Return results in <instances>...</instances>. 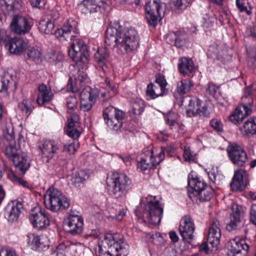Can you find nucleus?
<instances>
[{
	"instance_id": "f257e3e1",
	"label": "nucleus",
	"mask_w": 256,
	"mask_h": 256,
	"mask_svg": "<svg viewBox=\"0 0 256 256\" xmlns=\"http://www.w3.org/2000/svg\"><path fill=\"white\" fill-rule=\"evenodd\" d=\"M140 38L137 31L132 28H124L114 23L106 29L105 43L117 48L121 54L130 52L139 46Z\"/></svg>"
},
{
	"instance_id": "f03ea898",
	"label": "nucleus",
	"mask_w": 256,
	"mask_h": 256,
	"mask_svg": "<svg viewBox=\"0 0 256 256\" xmlns=\"http://www.w3.org/2000/svg\"><path fill=\"white\" fill-rule=\"evenodd\" d=\"M106 184L109 194L114 198L120 199L126 196L131 181L126 174L114 172L108 176Z\"/></svg>"
},
{
	"instance_id": "7ed1b4c3",
	"label": "nucleus",
	"mask_w": 256,
	"mask_h": 256,
	"mask_svg": "<svg viewBox=\"0 0 256 256\" xmlns=\"http://www.w3.org/2000/svg\"><path fill=\"white\" fill-rule=\"evenodd\" d=\"M256 90L252 85L248 86L242 97V104L238 106L230 116V120L234 124H238L252 113L254 96Z\"/></svg>"
},
{
	"instance_id": "20e7f679",
	"label": "nucleus",
	"mask_w": 256,
	"mask_h": 256,
	"mask_svg": "<svg viewBox=\"0 0 256 256\" xmlns=\"http://www.w3.org/2000/svg\"><path fill=\"white\" fill-rule=\"evenodd\" d=\"M44 204L46 208L52 212L62 210L70 205L68 200L58 190L50 188L44 195Z\"/></svg>"
},
{
	"instance_id": "39448f33",
	"label": "nucleus",
	"mask_w": 256,
	"mask_h": 256,
	"mask_svg": "<svg viewBox=\"0 0 256 256\" xmlns=\"http://www.w3.org/2000/svg\"><path fill=\"white\" fill-rule=\"evenodd\" d=\"M155 197L149 196L147 198V202L144 208V216L149 222L153 224H160L163 214V208L158 200L152 201Z\"/></svg>"
},
{
	"instance_id": "423d86ee",
	"label": "nucleus",
	"mask_w": 256,
	"mask_h": 256,
	"mask_svg": "<svg viewBox=\"0 0 256 256\" xmlns=\"http://www.w3.org/2000/svg\"><path fill=\"white\" fill-rule=\"evenodd\" d=\"M68 55L76 62L86 63L90 58V51L87 45L83 40H75L70 44Z\"/></svg>"
},
{
	"instance_id": "0eeeda50",
	"label": "nucleus",
	"mask_w": 256,
	"mask_h": 256,
	"mask_svg": "<svg viewBox=\"0 0 256 256\" xmlns=\"http://www.w3.org/2000/svg\"><path fill=\"white\" fill-rule=\"evenodd\" d=\"M221 232L220 228V224L218 220H213L210 225L208 234L206 242L202 243L200 246V250L207 252L208 250V244H210L214 250H217L220 243Z\"/></svg>"
},
{
	"instance_id": "6e6552de",
	"label": "nucleus",
	"mask_w": 256,
	"mask_h": 256,
	"mask_svg": "<svg viewBox=\"0 0 256 256\" xmlns=\"http://www.w3.org/2000/svg\"><path fill=\"white\" fill-rule=\"evenodd\" d=\"M167 82L164 76L158 74L156 77L155 84H149L146 88V96L148 100L154 99L168 93L166 88Z\"/></svg>"
},
{
	"instance_id": "1a4fd4ad",
	"label": "nucleus",
	"mask_w": 256,
	"mask_h": 256,
	"mask_svg": "<svg viewBox=\"0 0 256 256\" xmlns=\"http://www.w3.org/2000/svg\"><path fill=\"white\" fill-rule=\"evenodd\" d=\"M232 210L230 221L226 224V229L230 232H236L244 226L243 212L242 207L234 204L232 206Z\"/></svg>"
},
{
	"instance_id": "9d476101",
	"label": "nucleus",
	"mask_w": 256,
	"mask_h": 256,
	"mask_svg": "<svg viewBox=\"0 0 256 256\" xmlns=\"http://www.w3.org/2000/svg\"><path fill=\"white\" fill-rule=\"evenodd\" d=\"M29 219L34 228L42 230L50 224L48 213L40 206H36L30 210Z\"/></svg>"
},
{
	"instance_id": "9b49d317",
	"label": "nucleus",
	"mask_w": 256,
	"mask_h": 256,
	"mask_svg": "<svg viewBox=\"0 0 256 256\" xmlns=\"http://www.w3.org/2000/svg\"><path fill=\"white\" fill-rule=\"evenodd\" d=\"M227 150L230 160L235 166H242L248 161L246 152L240 146L232 144Z\"/></svg>"
},
{
	"instance_id": "f8f14e48",
	"label": "nucleus",
	"mask_w": 256,
	"mask_h": 256,
	"mask_svg": "<svg viewBox=\"0 0 256 256\" xmlns=\"http://www.w3.org/2000/svg\"><path fill=\"white\" fill-rule=\"evenodd\" d=\"M39 148L43 155L48 159L58 157V154L62 148V144L60 141L44 140L39 144Z\"/></svg>"
},
{
	"instance_id": "ddd939ff",
	"label": "nucleus",
	"mask_w": 256,
	"mask_h": 256,
	"mask_svg": "<svg viewBox=\"0 0 256 256\" xmlns=\"http://www.w3.org/2000/svg\"><path fill=\"white\" fill-rule=\"evenodd\" d=\"M178 230L183 240L190 244L194 238V225L188 215L184 216L180 222Z\"/></svg>"
},
{
	"instance_id": "4468645a",
	"label": "nucleus",
	"mask_w": 256,
	"mask_h": 256,
	"mask_svg": "<svg viewBox=\"0 0 256 256\" xmlns=\"http://www.w3.org/2000/svg\"><path fill=\"white\" fill-rule=\"evenodd\" d=\"M12 30L18 34H24L31 30L32 25L28 20L20 15H14L10 22Z\"/></svg>"
},
{
	"instance_id": "2eb2a0df",
	"label": "nucleus",
	"mask_w": 256,
	"mask_h": 256,
	"mask_svg": "<svg viewBox=\"0 0 256 256\" xmlns=\"http://www.w3.org/2000/svg\"><path fill=\"white\" fill-rule=\"evenodd\" d=\"M98 96L96 90L88 87L80 94V109L84 112L89 111L94 103Z\"/></svg>"
},
{
	"instance_id": "dca6fc26",
	"label": "nucleus",
	"mask_w": 256,
	"mask_h": 256,
	"mask_svg": "<svg viewBox=\"0 0 256 256\" xmlns=\"http://www.w3.org/2000/svg\"><path fill=\"white\" fill-rule=\"evenodd\" d=\"M83 226V220L82 217L66 218L64 220V230L72 236L80 234L82 232Z\"/></svg>"
},
{
	"instance_id": "f3484780",
	"label": "nucleus",
	"mask_w": 256,
	"mask_h": 256,
	"mask_svg": "<svg viewBox=\"0 0 256 256\" xmlns=\"http://www.w3.org/2000/svg\"><path fill=\"white\" fill-rule=\"evenodd\" d=\"M5 48L10 53L20 55L28 48L27 42L20 36L9 38L5 44Z\"/></svg>"
},
{
	"instance_id": "a211bd4d",
	"label": "nucleus",
	"mask_w": 256,
	"mask_h": 256,
	"mask_svg": "<svg viewBox=\"0 0 256 256\" xmlns=\"http://www.w3.org/2000/svg\"><path fill=\"white\" fill-rule=\"evenodd\" d=\"M248 183V174L244 170L239 169L234 171V176L230 184L232 191L242 190Z\"/></svg>"
},
{
	"instance_id": "6ab92c4d",
	"label": "nucleus",
	"mask_w": 256,
	"mask_h": 256,
	"mask_svg": "<svg viewBox=\"0 0 256 256\" xmlns=\"http://www.w3.org/2000/svg\"><path fill=\"white\" fill-rule=\"evenodd\" d=\"M228 256H240L242 250L246 252L249 248V246L246 244L244 240L235 238L230 240L228 242Z\"/></svg>"
},
{
	"instance_id": "aec40b11",
	"label": "nucleus",
	"mask_w": 256,
	"mask_h": 256,
	"mask_svg": "<svg viewBox=\"0 0 256 256\" xmlns=\"http://www.w3.org/2000/svg\"><path fill=\"white\" fill-rule=\"evenodd\" d=\"M72 24L70 21L64 24L62 27L58 28L54 32V34L58 38H64L66 40L72 38L76 36L78 33V30L74 26V22H72Z\"/></svg>"
},
{
	"instance_id": "412c9836",
	"label": "nucleus",
	"mask_w": 256,
	"mask_h": 256,
	"mask_svg": "<svg viewBox=\"0 0 256 256\" xmlns=\"http://www.w3.org/2000/svg\"><path fill=\"white\" fill-rule=\"evenodd\" d=\"M164 150L160 152L156 158H154L152 155V151L151 150L150 157L142 158L138 163V168L142 170H146L152 168L154 166L158 164L164 159Z\"/></svg>"
},
{
	"instance_id": "4be33fe9",
	"label": "nucleus",
	"mask_w": 256,
	"mask_h": 256,
	"mask_svg": "<svg viewBox=\"0 0 256 256\" xmlns=\"http://www.w3.org/2000/svg\"><path fill=\"white\" fill-rule=\"evenodd\" d=\"M23 208L22 202L16 201L12 204H9L6 207V211L5 213V218L10 222L16 221Z\"/></svg>"
},
{
	"instance_id": "5701e85b",
	"label": "nucleus",
	"mask_w": 256,
	"mask_h": 256,
	"mask_svg": "<svg viewBox=\"0 0 256 256\" xmlns=\"http://www.w3.org/2000/svg\"><path fill=\"white\" fill-rule=\"evenodd\" d=\"M4 147L3 152L5 156L10 160L17 156V150L15 146L16 142L13 134H8L4 140Z\"/></svg>"
},
{
	"instance_id": "b1692460",
	"label": "nucleus",
	"mask_w": 256,
	"mask_h": 256,
	"mask_svg": "<svg viewBox=\"0 0 256 256\" xmlns=\"http://www.w3.org/2000/svg\"><path fill=\"white\" fill-rule=\"evenodd\" d=\"M214 192V189L210 186L198 192H192L189 194V197L193 202H196L209 201L212 198Z\"/></svg>"
},
{
	"instance_id": "393cba45",
	"label": "nucleus",
	"mask_w": 256,
	"mask_h": 256,
	"mask_svg": "<svg viewBox=\"0 0 256 256\" xmlns=\"http://www.w3.org/2000/svg\"><path fill=\"white\" fill-rule=\"evenodd\" d=\"M16 170L24 174L30 166V162L28 156L24 154H18L12 160Z\"/></svg>"
},
{
	"instance_id": "a878e982",
	"label": "nucleus",
	"mask_w": 256,
	"mask_h": 256,
	"mask_svg": "<svg viewBox=\"0 0 256 256\" xmlns=\"http://www.w3.org/2000/svg\"><path fill=\"white\" fill-rule=\"evenodd\" d=\"M165 4L160 1L154 0L152 2H149L145 6L146 14H156L162 19L164 14Z\"/></svg>"
},
{
	"instance_id": "bb28decb",
	"label": "nucleus",
	"mask_w": 256,
	"mask_h": 256,
	"mask_svg": "<svg viewBox=\"0 0 256 256\" xmlns=\"http://www.w3.org/2000/svg\"><path fill=\"white\" fill-rule=\"evenodd\" d=\"M38 90L39 93L36 101L39 105L49 102L53 98L54 94L50 86L42 84L38 86Z\"/></svg>"
},
{
	"instance_id": "cd10ccee",
	"label": "nucleus",
	"mask_w": 256,
	"mask_h": 256,
	"mask_svg": "<svg viewBox=\"0 0 256 256\" xmlns=\"http://www.w3.org/2000/svg\"><path fill=\"white\" fill-rule=\"evenodd\" d=\"M94 57L98 66L106 73L108 70L106 62L110 58L108 50L106 48H103L98 49L94 54Z\"/></svg>"
},
{
	"instance_id": "c85d7f7f",
	"label": "nucleus",
	"mask_w": 256,
	"mask_h": 256,
	"mask_svg": "<svg viewBox=\"0 0 256 256\" xmlns=\"http://www.w3.org/2000/svg\"><path fill=\"white\" fill-rule=\"evenodd\" d=\"M178 68L180 74L184 76H190L195 70L192 60L186 57L180 58L178 60Z\"/></svg>"
},
{
	"instance_id": "c756f323",
	"label": "nucleus",
	"mask_w": 256,
	"mask_h": 256,
	"mask_svg": "<svg viewBox=\"0 0 256 256\" xmlns=\"http://www.w3.org/2000/svg\"><path fill=\"white\" fill-rule=\"evenodd\" d=\"M188 187L192 190V192H198L208 186L202 178L192 173L188 176Z\"/></svg>"
},
{
	"instance_id": "7c9ffc66",
	"label": "nucleus",
	"mask_w": 256,
	"mask_h": 256,
	"mask_svg": "<svg viewBox=\"0 0 256 256\" xmlns=\"http://www.w3.org/2000/svg\"><path fill=\"white\" fill-rule=\"evenodd\" d=\"M78 120V116L76 114H74L72 117L68 119L66 133L74 139L78 138L80 136V132L76 128Z\"/></svg>"
},
{
	"instance_id": "2f4dec72",
	"label": "nucleus",
	"mask_w": 256,
	"mask_h": 256,
	"mask_svg": "<svg viewBox=\"0 0 256 256\" xmlns=\"http://www.w3.org/2000/svg\"><path fill=\"white\" fill-rule=\"evenodd\" d=\"M124 117V113L112 106L106 108L103 111V118L104 120L112 118L123 120Z\"/></svg>"
},
{
	"instance_id": "473e14b6",
	"label": "nucleus",
	"mask_w": 256,
	"mask_h": 256,
	"mask_svg": "<svg viewBox=\"0 0 256 256\" xmlns=\"http://www.w3.org/2000/svg\"><path fill=\"white\" fill-rule=\"evenodd\" d=\"M167 41L172 45L177 48H182L185 43V36L180 32H176L168 34Z\"/></svg>"
},
{
	"instance_id": "72a5a7b5",
	"label": "nucleus",
	"mask_w": 256,
	"mask_h": 256,
	"mask_svg": "<svg viewBox=\"0 0 256 256\" xmlns=\"http://www.w3.org/2000/svg\"><path fill=\"white\" fill-rule=\"evenodd\" d=\"M100 2H102V0H83L82 4V12L86 14L96 12Z\"/></svg>"
},
{
	"instance_id": "f704fd0d",
	"label": "nucleus",
	"mask_w": 256,
	"mask_h": 256,
	"mask_svg": "<svg viewBox=\"0 0 256 256\" xmlns=\"http://www.w3.org/2000/svg\"><path fill=\"white\" fill-rule=\"evenodd\" d=\"M193 85L190 80L183 79L177 83V92L180 94H184L190 90Z\"/></svg>"
},
{
	"instance_id": "c9c22d12",
	"label": "nucleus",
	"mask_w": 256,
	"mask_h": 256,
	"mask_svg": "<svg viewBox=\"0 0 256 256\" xmlns=\"http://www.w3.org/2000/svg\"><path fill=\"white\" fill-rule=\"evenodd\" d=\"M54 27V22L49 20H42L38 24V28L40 32L46 34H53Z\"/></svg>"
},
{
	"instance_id": "e433bc0d",
	"label": "nucleus",
	"mask_w": 256,
	"mask_h": 256,
	"mask_svg": "<svg viewBox=\"0 0 256 256\" xmlns=\"http://www.w3.org/2000/svg\"><path fill=\"white\" fill-rule=\"evenodd\" d=\"M243 128L246 134H256V118H250L244 124Z\"/></svg>"
},
{
	"instance_id": "4c0bfd02",
	"label": "nucleus",
	"mask_w": 256,
	"mask_h": 256,
	"mask_svg": "<svg viewBox=\"0 0 256 256\" xmlns=\"http://www.w3.org/2000/svg\"><path fill=\"white\" fill-rule=\"evenodd\" d=\"M202 101L197 98H191L188 100V108L186 110V114L188 116H194L195 113V105L196 107H199Z\"/></svg>"
},
{
	"instance_id": "58836bf2",
	"label": "nucleus",
	"mask_w": 256,
	"mask_h": 256,
	"mask_svg": "<svg viewBox=\"0 0 256 256\" xmlns=\"http://www.w3.org/2000/svg\"><path fill=\"white\" fill-rule=\"evenodd\" d=\"M133 112L136 115H140L144 110L145 104L140 98H136L132 101Z\"/></svg>"
},
{
	"instance_id": "ea45409f",
	"label": "nucleus",
	"mask_w": 256,
	"mask_h": 256,
	"mask_svg": "<svg viewBox=\"0 0 256 256\" xmlns=\"http://www.w3.org/2000/svg\"><path fill=\"white\" fill-rule=\"evenodd\" d=\"M82 74V78H80V76H78V78H74V80L72 78L69 79V81L68 84V88L73 93L76 92L78 90L79 88L78 86L76 83L78 82H82L84 79H86L87 77L86 74L84 73H80V75Z\"/></svg>"
},
{
	"instance_id": "a19ab883",
	"label": "nucleus",
	"mask_w": 256,
	"mask_h": 256,
	"mask_svg": "<svg viewBox=\"0 0 256 256\" xmlns=\"http://www.w3.org/2000/svg\"><path fill=\"white\" fill-rule=\"evenodd\" d=\"M113 247L117 252L116 256H127L128 254V246L122 242L120 243L118 242L114 241Z\"/></svg>"
},
{
	"instance_id": "79ce46f5",
	"label": "nucleus",
	"mask_w": 256,
	"mask_h": 256,
	"mask_svg": "<svg viewBox=\"0 0 256 256\" xmlns=\"http://www.w3.org/2000/svg\"><path fill=\"white\" fill-rule=\"evenodd\" d=\"M211 108L206 104L202 105V103L200 106L197 107L195 110L194 116H200L203 117H209L210 114L211 113Z\"/></svg>"
},
{
	"instance_id": "37998d69",
	"label": "nucleus",
	"mask_w": 256,
	"mask_h": 256,
	"mask_svg": "<svg viewBox=\"0 0 256 256\" xmlns=\"http://www.w3.org/2000/svg\"><path fill=\"white\" fill-rule=\"evenodd\" d=\"M28 244L32 246V248H37L38 246H40V241L44 240V238H40L38 236L34 234H30L27 236Z\"/></svg>"
},
{
	"instance_id": "c03bdc74",
	"label": "nucleus",
	"mask_w": 256,
	"mask_h": 256,
	"mask_svg": "<svg viewBox=\"0 0 256 256\" xmlns=\"http://www.w3.org/2000/svg\"><path fill=\"white\" fill-rule=\"evenodd\" d=\"M14 0H2L1 10L5 15H9L14 8Z\"/></svg>"
},
{
	"instance_id": "a18cd8bd",
	"label": "nucleus",
	"mask_w": 256,
	"mask_h": 256,
	"mask_svg": "<svg viewBox=\"0 0 256 256\" xmlns=\"http://www.w3.org/2000/svg\"><path fill=\"white\" fill-rule=\"evenodd\" d=\"M27 56L28 59L38 62L41 58V53L38 48L34 47L30 48L27 50Z\"/></svg>"
},
{
	"instance_id": "49530a36",
	"label": "nucleus",
	"mask_w": 256,
	"mask_h": 256,
	"mask_svg": "<svg viewBox=\"0 0 256 256\" xmlns=\"http://www.w3.org/2000/svg\"><path fill=\"white\" fill-rule=\"evenodd\" d=\"M104 120L108 126L110 128L115 131H118L120 130L122 125L123 120L110 118Z\"/></svg>"
},
{
	"instance_id": "de8ad7c7",
	"label": "nucleus",
	"mask_w": 256,
	"mask_h": 256,
	"mask_svg": "<svg viewBox=\"0 0 256 256\" xmlns=\"http://www.w3.org/2000/svg\"><path fill=\"white\" fill-rule=\"evenodd\" d=\"M79 147L78 144L71 143L68 144H62V148L60 151L62 152H67L70 154H74L77 150L78 148Z\"/></svg>"
},
{
	"instance_id": "09e8293b",
	"label": "nucleus",
	"mask_w": 256,
	"mask_h": 256,
	"mask_svg": "<svg viewBox=\"0 0 256 256\" xmlns=\"http://www.w3.org/2000/svg\"><path fill=\"white\" fill-rule=\"evenodd\" d=\"M77 103L78 100L74 96H70L66 98V104L68 112L71 113L72 110H74L76 108Z\"/></svg>"
},
{
	"instance_id": "8fccbe9b",
	"label": "nucleus",
	"mask_w": 256,
	"mask_h": 256,
	"mask_svg": "<svg viewBox=\"0 0 256 256\" xmlns=\"http://www.w3.org/2000/svg\"><path fill=\"white\" fill-rule=\"evenodd\" d=\"M88 178L89 174L86 170H80L76 174L74 182L76 183H82Z\"/></svg>"
},
{
	"instance_id": "3c124183",
	"label": "nucleus",
	"mask_w": 256,
	"mask_h": 256,
	"mask_svg": "<svg viewBox=\"0 0 256 256\" xmlns=\"http://www.w3.org/2000/svg\"><path fill=\"white\" fill-rule=\"evenodd\" d=\"M247 0H236V5L240 12H245L250 16L252 14V11L247 8Z\"/></svg>"
},
{
	"instance_id": "603ef678",
	"label": "nucleus",
	"mask_w": 256,
	"mask_h": 256,
	"mask_svg": "<svg viewBox=\"0 0 256 256\" xmlns=\"http://www.w3.org/2000/svg\"><path fill=\"white\" fill-rule=\"evenodd\" d=\"M193 0H176L174 2V6L178 9L184 10L188 7Z\"/></svg>"
},
{
	"instance_id": "864d4df0",
	"label": "nucleus",
	"mask_w": 256,
	"mask_h": 256,
	"mask_svg": "<svg viewBox=\"0 0 256 256\" xmlns=\"http://www.w3.org/2000/svg\"><path fill=\"white\" fill-rule=\"evenodd\" d=\"M146 18L148 24L152 27H155L158 24V21L160 20L159 16L156 14H146Z\"/></svg>"
},
{
	"instance_id": "5fc2aeb1",
	"label": "nucleus",
	"mask_w": 256,
	"mask_h": 256,
	"mask_svg": "<svg viewBox=\"0 0 256 256\" xmlns=\"http://www.w3.org/2000/svg\"><path fill=\"white\" fill-rule=\"evenodd\" d=\"M19 108L28 116L30 114L32 111L30 106L28 104L26 100H23L21 104H19Z\"/></svg>"
},
{
	"instance_id": "6e6d98bb",
	"label": "nucleus",
	"mask_w": 256,
	"mask_h": 256,
	"mask_svg": "<svg viewBox=\"0 0 256 256\" xmlns=\"http://www.w3.org/2000/svg\"><path fill=\"white\" fill-rule=\"evenodd\" d=\"M210 126L217 132H221L222 131V124L220 120L214 118L210 121Z\"/></svg>"
},
{
	"instance_id": "4d7b16f0",
	"label": "nucleus",
	"mask_w": 256,
	"mask_h": 256,
	"mask_svg": "<svg viewBox=\"0 0 256 256\" xmlns=\"http://www.w3.org/2000/svg\"><path fill=\"white\" fill-rule=\"evenodd\" d=\"M218 89V87L216 86L214 83L210 82L208 84L206 87V92L209 95L214 96Z\"/></svg>"
},
{
	"instance_id": "13d9d810",
	"label": "nucleus",
	"mask_w": 256,
	"mask_h": 256,
	"mask_svg": "<svg viewBox=\"0 0 256 256\" xmlns=\"http://www.w3.org/2000/svg\"><path fill=\"white\" fill-rule=\"evenodd\" d=\"M9 80L0 76V93L7 94Z\"/></svg>"
},
{
	"instance_id": "bf43d9fd",
	"label": "nucleus",
	"mask_w": 256,
	"mask_h": 256,
	"mask_svg": "<svg viewBox=\"0 0 256 256\" xmlns=\"http://www.w3.org/2000/svg\"><path fill=\"white\" fill-rule=\"evenodd\" d=\"M184 158L186 161L190 162L194 159V156L189 147L185 148L184 152Z\"/></svg>"
},
{
	"instance_id": "052dcab7",
	"label": "nucleus",
	"mask_w": 256,
	"mask_h": 256,
	"mask_svg": "<svg viewBox=\"0 0 256 256\" xmlns=\"http://www.w3.org/2000/svg\"><path fill=\"white\" fill-rule=\"evenodd\" d=\"M250 220L256 226V204H252L250 210Z\"/></svg>"
},
{
	"instance_id": "680f3d73",
	"label": "nucleus",
	"mask_w": 256,
	"mask_h": 256,
	"mask_svg": "<svg viewBox=\"0 0 256 256\" xmlns=\"http://www.w3.org/2000/svg\"><path fill=\"white\" fill-rule=\"evenodd\" d=\"M32 8H40L44 5V0H29Z\"/></svg>"
},
{
	"instance_id": "e2e57ef3",
	"label": "nucleus",
	"mask_w": 256,
	"mask_h": 256,
	"mask_svg": "<svg viewBox=\"0 0 256 256\" xmlns=\"http://www.w3.org/2000/svg\"><path fill=\"white\" fill-rule=\"evenodd\" d=\"M8 40V34L4 30H0V46Z\"/></svg>"
},
{
	"instance_id": "0e129e2a",
	"label": "nucleus",
	"mask_w": 256,
	"mask_h": 256,
	"mask_svg": "<svg viewBox=\"0 0 256 256\" xmlns=\"http://www.w3.org/2000/svg\"><path fill=\"white\" fill-rule=\"evenodd\" d=\"M100 96L104 98V100H102V104H104L105 102L109 100L110 98L112 96V94H110V92L109 91L102 92L100 94Z\"/></svg>"
},
{
	"instance_id": "69168bd1",
	"label": "nucleus",
	"mask_w": 256,
	"mask_h": 256,
	"mask_svg": "<svg viewBox=\"0 0 256 256\" xmlns=\"http://www.w3.org/2000/svg\"><path fill=\"white\" fill-rule=\"evenodd\" d=\"M217 174L214 170H210L208 172V176L210 180L214 184H220V180H214V176Z\"/></svg>"
},
{
	"instance_id": "338daca9",
	"label": "nucleus",
	"mask_w": 256,
	"mask_h": 256,
	"mask_svg": "<svg viewBox=\"0 0 256 256\" xmlns=\"http://www.w3.org/2000/svg\"><path fill=\"white\" fill-rule=\"evenodd\" d=\"M164 150V156L165 152H166L168 155L171 156L172 154L174 152V148L173 146H170L164 148H162L160 152Z\"/></svg>"
},
{
	"instance_id": "774afa93",
	"label": "nucleus",
	"mask_w": 256,
	"mask_h": 256,
	"mask_svg": "<svg viewBox=\"0 0 256 256\" xmlns=\"http://www.w3.org/2000/svg\"><path fill=\"white\" fill-rule=\"evenodd\" d=\"M246 32L248 36L256 38V26L248 29Z\"/></svg>"
}]
</instances>
